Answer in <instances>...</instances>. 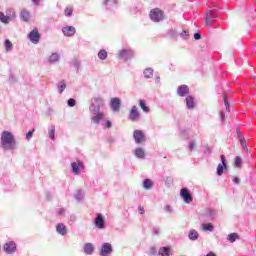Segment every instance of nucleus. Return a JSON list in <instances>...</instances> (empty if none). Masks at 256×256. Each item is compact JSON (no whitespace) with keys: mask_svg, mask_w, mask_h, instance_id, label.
Returning <instances> with one entry per match:
<instances>
[{"mask_svg":"<svg viewBox=\"0 0 256 256\" xmlns=\"http://www.w3.org/2000/svg\"><path fill=\"white\" fill-rule=\"evenodd\" d=\"M113 253V246L109 242L102 244L100 248V256H110Z\"/></svg>","mask_w":256,"mask_h":256,"instance_id":"f8f14e48","label":"nucleus"},{"mask_svg":"<svg viewBox=\"0 0 256 256\" xmlns=\"http://www.w3.org/2000/svg\"><path fill=\"white\" fill-rule=\"evenodd\" d=\"M202 229L203 231H213L215 229V226L211 222H208L202 224Z\"/></svg>","mask_w":256,"mask_h":256,"instance_id":"e433bc0d","label":"nucleus"},{"mask_svg":"<svg viewBox=\"0 0 256 256\" xmlns=\"http://www.w3.org/2000/svg\"><path fill=\"white\" fill-rule=\"evenodd\" d=\"M30 43H33V45H37L39 41H41V33H39L38 28H33L27 35Z\"/></svg>","mask_w":256,"mask_h":256,"instance_id":"423d86ee","label":"nucleus"},{"mask_svg":"<svg viewBox=\"0 0 256 256\" xmlns=\"http://www.w3.org/2000/svg\"><path fill=\"white\" fill-rule=\"evenodd\" d=\"M147 255H149V256H157V247L151 246L149 248V251H148Z\"/></svg>","mask_w":256,"mask_h":256,"instance_id":"58836bf2","label":"nucleus"},{"mask_svg":"<svg viewBox=\"0 0 256 256\" xmlns=\"http://www.w3.org/2000/svg\"><path fill=\"white\" fill-rule=\"evenodd\" d=\"M205 256H217V254H215L213 251H210Z\"/></svg>","mask_w":256,"mask_h":256,"instance_id":"774afa93","label":"nucleus"},{"mask_svg":"<svg viewBox=\"0 0 256 256\" xmlns=\"http://www.w3.org/2000/svg\"><path fill=\"white\" fill-rule=\"evenodd\" d=\"M220 160L221 163L218 164L217 168H216V175H218V177H221V175H223L224 171H227L228 169V165H227V158L225 157V155H220Z\"/></svg>","mask_w":256,"mask_h":256,"instance_id":"0eeeda50","label":"nucleus"},{"mask_svg":"<svg viewBox=\"0 0 256 256\" xmlns=\"http://www.w3.org/2000/svg\"><path fill=\"white\" fill-rule=\"evenodd\" d=\"M164 183H165L166 187H171V185H173V178L167 176L164 179Z\"/></svg>","mask_w":256,"mask_h":256,"instance_id":"79ce46f5","label":"nucleus"},{"mask_svg":"<svg viewBox=\"0 0 256 256\" xmlns=\"http://www.w3.org/2000/svg\"><path fill=\"white\" fill-rule=\"evenodd\" d=\"M205 25L206 27H213V23L219 19V13L217 12V6H214L212 9L208 10L204 14Z\"/></svg>","mask_w":256,"mask_h":256,"instance_id":"7ed1b4c3","label":"nucleus"},{"mask_svg":"<svg viewBox=\"0 0 256 256\" xmlns=\"http://www.w3.org/2000/svg\"><path fill=\"white\" fill-rule=\"evenodd\" d=\"M128 119L130 121H132L133 123L139 121V119H141V114L139 113V110L137 109V106H132L129 115H128Z\"/></svg>","mask_w":256,"mask_h":256,"instance_id":"ddd939ff","label":"nucleus"},{"mask_svg":"<svg viewBox=\"0 0 256 256\" xmlns=\"http://www.w3.org/2000/svg\"><path fill=\"white\" fill-rule=\"evenodd\" d=\"M135 57V51L131 49H121L118 52V59H122L123 61H131Z\"/></svg>","mask_w":256,"mask_h":256,"instance_id":"39448f33","label":"nucleus"},{"mask_svg":"<svg viewBox=\"0 0 256 256\" xmlns=\"http://www.w3.org/2000/svg\"><path fill=\"white\" fill-rule=\"evenodd\" d=\"M46 199L47 201H51V199H53V195L51 194V192H46Z\"/></svg>","mask_w":256,"mask_h":256,"instance_id":"e2e57ef3","label":"nucleus"},{"mask_svg":"<svg viewBox=\"0 0 256 256\" xmlns=\"http://www.w3.org/2000/svg\"><path fill=\"white\" fill-rule=\"evenodd\" d=\"M3 251L7 254V255H13V253L17 252V244L14 241H9L6 242L3 245Z\"/></svg>","mask_w":256,"mask_h":256,"instance_id":"9d476101","label":"nucleus"},{"mask_svg":"<svg viewBox=\"0 0 256 256\" xmlns=\"http://www.w3.org/2000/svg\"><path fill=\"white\" fill-rule=\"evenodd\" d=\"M48 135L51 141H55V125L50 126L48 130Z\"/></svg>","mask_w":256,"mask_h":256,"instance_id":"4c0bfd02","label":"nucleus"},{"mask_svg":"<svg viewBox=\"0 0 256 256\" xmlns=\"http://www.w3.org/2000/svg\"><path fill=\"white\" fill-rule=\"evenodd\" d=\"M107 57H109V53L107 52V50L101 49L98 52V59H101V61H105V59H107Z\"/></svg>","mask_w":256,"mask_h":256,"instance_id":"72a5a7b5","label":"nucleus"},{"mask_svg":"<svg viewBox=\"0 0 256 256\" xmlns=\"http://www.w3.org/2000/svg\"><path fill=\"white\" fill-rule=\"evenodd\" d=\"M179 36V33L177 32V30L170 28L166 31V37H169V39H174L175 41H177V37Z\"/></svg>","mask_w":256,"mask_h":256,"instance_id":"a878e982","label":"nucleus"},{"mask_svg":"<svg viewBox=\"0 0 256 256\" xmlns=\"http://www.w3.org/2000/svg\"><path fill=\"white\" fill-rule=\"evenodd\" d=\"M138 211L140 215H145V208H143L142 206H138Z\"/></svg>","mask_w":256,"mask_h":256,"instance_id":"680f3d73","label":"nucleus"},{"mask_svg":"<svg viewBox=\"0 0 256 256\" xmlns=\"http://www.w3.org/2000/svg\"><path fill=\"white\" fill-rule=\"evenodd\" d=\"M103 127H105L106 129H111V127H113V123L111 122V120H106L103 124Z\"/></svg>","mask_w":256,"mask_h":256,"instance_id":"09e8293b","label":"nucleus"},{"mask_svg":"<svg viewBox=\"0 0 256 256\" xmlns=\"http://www.w3.org/2000/svg\"><path fill=\"white\" fill-rule=\"evenodd\" d=\"M94 225L97 229H105V217L101 213H97L94 218Z\"/></svg>","mask_w":256,"mask_h":256,"instance_id":"4468645a","label":"nucleus"},{"mask_svg":"<svg viewBox=\"0 0 256 256\" xmlns=\"http://www.w3.org/2000/svg\"><path fill=\"white\" fill-rule=\"evenodd\" d=\"M101 107H103V98L95 97L91 100L89 111L92 115L91 121L95 125H99L103 121V117H105V114L101 112Z\"/></svg>","mask_w":256,"mask_h":256,"instance_id":"f257e3e1","label":"nucleus"},{"mask_svg":"<svg viewBox=\"0 0 256 256\" xmlns=\"http://www.w3.org/2000/svg\"><path fill=\"white\" fill-rule=\"evenodd\" d=\"M83 191L82 190H78L77 193L75 194V200L76 201H83Z\"/></svg>","mask_w":256,"mask_h":256,"instance_id":"ea45409f","label":"nucleus"},{"mask_svg":"<svg viewBox=\"0 0 256 256\" xmlns=\"http://www.w3.org/2000/svg\"><path fill=\"white\" fill-rule=\"evenodd\" d=\"M233 183H235V185H239L241 183V179H239V177H234L233 178Z\"/></svg>","mask_w":256,"mask_h":256,"instance_id":"bf43d9fd","label":"nucleus"},{"mask_svg":"<svg viewBox=\"0 0 256 256\" xmlns=\"http://www.w3.org/2000/svg\"><path fill=\"white\" fill-rule=\"evenodd\" d=\"M220 120L225 121V112L224 111L220 112Z\"/></svg>","mask_w":256,"mask_h":256,"instance_id":"69168bd1","label":"nucleus"},{"mask_svg":"<svg viewBox=\"0 0 256 256\" xmlns=\"http://www.w3.org/2000/svg\"><path fill=\"white\" fill-rule=\"evenodd\" d=\"M4 47L7 53H11V51H13V43L11 42V40H4Z\"/></svg>","mask_w":256,"mask_h":256,"instance_id":"2f4dec72","label":"nucleus"},{"mask_svg":"<svg viewBox=\"0 0 256 256\" xmlns=\"http://www.w3.org/2000/svg\"><path fill=\"white\" fill-rule=\"evenodd\" d=\"M180 197H182L184 203H192L193 202V194L187 187H183L180 190Z\"/></svg>","mask_w":256,"mask_h":256,"instance_id":"1a4fd4ad","label":"nucleus"},{"mask_svg":"<svg viewBox=\"0 0 256 256\" xmlns=\"http://www.w3.org/2000/svg\"><path fill=\"white\" fill-rule=\"evenodd\" d=\"M194 39L195 41H199L201 39V33L199 32L194 33Z\"/></svg>","mask_w":256,"mask_h":256,"instance_id":"13d9d810","label":"nucleus"},{"mask_svg":"<svg viewBox=\"0 0 256 256\" xmlns=\"http://www.w3.org/2000/svg\"><path fill=\"white\" fill-rule=\"evenodd\" d=\"M60 60L61 55H59L57 52L52 53L47 59L49 65H55V63H59Z\"/></svg>","mask_w":256,"mask_h":256,"instance_id":"6ab92c4d","label":"nucleus"},{"mask_svg":"<svg viewBox=\"0 0 256 256\" xmlns=\"http://www.w3.org/2000/svg\"><path fill=\"white\" fill-rule=\"evenodd\" d=\"M134 155L137 159H145V150L141 147H138L134 150Z\"/></svg>","mask_w":256,"mask_h":256,"instance_id":"cd10ccee","label":"nucleus"},{"mask_svg":"<svg viewBox=\"0 0 256 256\" xmlns=\"http://www.w3.org/2000/svg\"><path fill=\"white\" fill-rule=\"evenodd\" d=\"M237 239H239V234L237 233H230L227 236V241L230 243H235Z\"/></svg>","mask_w":256,"mask_h":256,"instance_id":"f704fd0d","label":"nucleus"},{"mask_svg":"<svg viewBox=\"0 0 256 256\" xmlns=\"http://www.w3.org/2000/svg\"><path fill=\"white\" fill-rule=\"evenodd\" d=\"M188 238L190 241H197V239H199V232L195 229H191L188 233Z\"/></svg>","mask_w":256,"mask_h":256,"instance_id":"7c9ffc66","label":"nucleus"},{"mask_svg":"<svg viewBox=\"0 0 256 256\" xmlns=\"http://www.w3.org/2000/svg\"><path fill=\"white\" fill-rule=\"evenodd\" d=\"M224 105L226 107V111H228V113L231 111V107L229 106V100H227V96L224 95Z\"/></svg>","mask_w":256,"mask_h":256,"instance_id":"3c124183","label":"nucleus"},{"mask_svg":"<svg viewBox=\"0 0 256 256\" xmlns=\"http://www.w3.org/2000/svg\"><path fill=\"white\" fill-rule=\"evenodd\" d=\"M71 170L74 175H81V171L85 170V164L83 161L77 159L76 162L71 163Z\"/></svg>","mask_w":256,"mask_h":256,"instance_id":"6e6552de","label":"nucleus"},{"mask_svg":"<svg viewBox=\"0 0 256 256\" xmlns=\"http://www.w3.org/2000/svg\"><path fill=\"white\" fill-rule=\"evenodd\" d=\"M237 137H238V140L245 138V136H243V133H241V130H239V129H237Z\"/></svg>","mask_w":256,"mask_h":256,"instance_id":"4d7b16f0","label":"nucleus"},{"mask_svg":"<svg viewBox=\"0 0 256 256\" xmlns=\"http://www.w3.org/2000/svg\"><path fill=\"white\" fill-rule=\"evenodd\" d=\"M187 109H195V98L191 95L185 98Z\"/></svg>","mask_w":256,"mask_h":256,"instance_id":"393cba45","label":"nucleus"},{"mask_svg":"<svg viewBox=\"0 0 256 256\" xmlns=\"http://www.w3.org/2000/svg\"><path fill=\"white\" fill-rule=\"evenodd\" d=\"M211 148L207 147L204 149V155H211Z\"/></svg>","mask_w":256,"mask_h":256,"instance_id":"0e129e2a","label":"nucleus"},{"mask_svg":"<svg viewBox=\"0 0 256 256\" xmlns=\"http://www.w3.org/2000/svg\"><path fill=\"white\" fill-rule=\"evenodd\" d=\"M139 107L144 111V113H149L150 111L149 106H147V102L143 99L139 100Z\"/></svg>","mask_w":256,"mask_h":256,"instance_id":"473e14b6","label":"nucleus"},{"mask_svg":"<svg viewBox=\"0 0 256 256\" xmlns=\"http://www.w3.org/2000/svg\"><path fill=\"white\" fill-rule=\"evenodd\" d=\"M103 7L109 11H113L117 7V0H104Z\"/></svg>","mask_w":256,"mask_h":256,"instance_id":"aec40b11","label":"nucleus"},{"mask_svg":"<svg viewBox=\"0 0 256 256\" xmlns=\"http://www.w3.org/2000/svg\"><path fill=\"white\" fill-rule=\"evenodd\" d=\"M153 73H155V70H153V68L151 67L144 69L143 71L144 79H153Z\"/></svg>","mask_w":256,"mask_h":256,"instance_id":"c85d7f7f","label":"nucleus"},{"mask_svg":"<svg viewBox=\"0 0 256 256\" xmlns=\"http://www.w3.org/2000/svg\"><path fill=\"white\" fill-rule=\"evenodd\" d=\"M142 187L146 189V191H149V189H153V181L149 178H146L142 182Z\"/></svg>","mask_w":256,"mask_h":256,"instance_id":"c756f323","label":"nucleus"},{"mask_svg":"<svg viewBox=\"0 0 256 256\" xmlns=\"http://www.w3.org/2000/svg\"><path fill=\"white\" fill-rule=\"evenodd\" d=\"M57 87H58V91H59V93L61 95L63 93V91H65V89H67V84L65 83V80L60 81L57 84Z\"/></svg>","mask_w":256,"mask_h":256,"instance_id":"c9c22d12","label":"nucleus"},{"mask_svg":"<svg viewBox=\"0 0 256 256\" xmlns=\"http://www.w3.org/2000/svg\"><path fill=\"white\" fill-rule=\"evenodd\" d=\"M17 17L15 10H12L10 15H5L3 12H0V22L4 25H9L13 19Z\"/></svg>","mask_w":256,"mask_h":256,"instance_id":"9b49d317","label":"nucleus"},{"mask_svg":"<svg viewBox=\"0 0 256 256\" xmlns=\"http://www.w3.org/2000/svg\"><path fill=\"white\" fill-rule=\"evenodd\" d=\"M62 33L64 37H73L77 33V29L74 26H64L62 28Z\"/></svg>","mask_w":256,"mask_h":256,"instance_id":"a211bd4d","label":"nucleus"},{"mask_svg":"<svg viewBox=\"0 0 256 256\" xmlns=\"http://www.w3.org/2000/svg\"><path fill=\"white\" fill-rule=\"evenodd\" d=\"M71 65H72V67H75V69L77 71H79V69L81 67V63H79V60H77V59L72 60Z\"/></svg>","mask_w":256,"mask_h":256,"instance_id":"a19ab883","label":"nucleus"},{"mask_svg":"<svg viewBox=\"0 0 256 256\" xmlns=\"http://www.w3.org/2000/svg\"><path fill=\"white\" fill-rule=\"evenodd\" d=\"M20 19L24 23H29V19H31V13L27 9H22L20 12Z\"/></svg>","mask_w":256,"mask_h":256,"instance_id":"5701e85b","label":"nucleus"},{"mask_svg":"<svg viewBox=\"0 0 256 256\" xmlns=\"http://www.w3.org/2000/svg\"><path fill=\"white\" fill-rule=\"evenodd\" d=\"M159 256H171V247L169 246H162L158 250Z\"/></svg>","mask_w":256,"mask_h":256,"instance_id":"b1692460","label":"nucleus"},{"mask_svg":"<svg viewBox=\"0 0 256 256\" xmlns=\"http://www.w3.org/2000/svg\"><path fill=\"white\" fill-rule=\"evenodd\" d=\"M180 37H181V39H184V41H187V39H189V31L183 30L180 33Z\"/></svg>","mask_w":256,"mask_h":256,"instance_id":"37998d69","label":"nucleus"},{"mask_svg":"<svg viewBox=\"0 0 256 256\" xmlns=\"http://www.w3.org/2000/svg\"><path fill=\"white\" fill-rule=\"evenodd\" d=\"M64 14L66 17H71V15H73V9L71 8H66L64 11Z\"/></svg>","mask_w":256,"mask_h":256,"instance_id":"603ef678","label":"nucleus"},{"mask_svg":"<svg viewBox=\"0 0 256 256\" xmlns=\"http://www.w3.org/2000/svg\"><path fill=\"white\" fill-rule=\"evenodd\" d=\"M202 217H205L206 219H215L217 217V210L215 208H207L203 213Z\"/></svg>","mask_w":256,"mask_h":256,"instance_id":"2eb2a0df","label":"nucleus"},{"mask_svg":"<svg viewBox=\"0 0 256 256\" xmlns=\"http://www.w3.org/2000/svg\"><path fill=\"white\" fill-rule=\"evenodd\" d=\"M56 232L58 233V235L65 237V235H67V226H65V224L63 223H58L56 225Z\"/></svg>","mask_w":256,"mask_h":256,"instance_id":"4be33fe9","label":"nucleus"},{"mask_svg":"<svg viewBox=\"0 0 256 256\" xmlns=\"http://www.w3.org/2000/svg\"><path fill=\"white\" fill-rule=\"evenodd\" d=\"M133 139L137 145H140V143H143L145 140V134H143V131L141 130H134Z\"/></svg>","mask_w":256,"mask_h":256,"instance_id":"f3484780","label":"nucleus"},{"mask_svg":"<svg viewBox=\"0 0 256 256\" xmlns=\"http://www.w3.org/2000/svg\"><path fill=\"white\" fill-rule=\"evenodd\" d=\"M58 215H65V208H60L58 210Z\"/></svg>","mask_w":256,"mask_h":256,"instance_id":"338daca9","label":"nucleus"},{"mask_svg":"<svg viewBox=\"0 0 256 256\" xmlns=\"http://www.w3.org/2000/svg\"><path fill=\"white\" fill-rule=\"evenodd\" d=\"M243 162V159H241V157L240 156H236L235 157V161H234V165H235V167H241V163Z\"/></svg>","mask_w":256,"mask_h":256,"instance_id":"49530a36","label":"nucleus"},{"mask_svg":"<svg viewBox=\"0 0 256 256\" xmlns=\"http://www.w3.org/2000/svg\"><path fill=\"white\" fill-rule=\"evenodd\" d=\"M149 17L153 23H161L165 19V12L159 8L150 10Z\"/></svg>","mask_w":256,"mask_h":256,"instance_id":"20e7f679","label":"nucleus"},{"mask_svg":"<svg viewBox=\"0 0 256 256\" xmlns=\"http://www.w3.org/2000/svg\"><path fill=\"white\" fill-rule=\"evenodd\" d=\"M152 233H153V235H159V233H160L159 228L153 227Z\"/></svg>","mask_w":256,"mask_h":256,"instance_id":"052dcab7","label":"nucleus"},{"mask_svg":"<svg viewBox=\"0 0 256 256\" xmlns=\"http://www.w3.org/2000/svg\"><path fill=\"white\" fill-rule=\"evenodd\" d=\"M164 211H166V213H173V208L171 207V205H166L164 207Z\"/></svg>","mask_w":256,"mask_h":256,"instance_id":"864d4df0","label":"nucleus"},{"mask_svg":"<svg viewBox=\"0 0 256 256\" xmlns=\"http://www.w3.org/2000/svg\"><path fill=\"white\" fill-rule=\"evenodd\" d=\"M193 149H195V140L189 142V150L193 151Z\"/></svg>","mask_w":256,"mask_h":256,"instance_id":"6e6d98bb","label":"nucleus"},{"mask_svg":"<svg viewBox=\"0 0 256 256\" xmlns=\"http://www.w3.org/2000/svg\"><path fill=\"white\" fill-rule=\"evenodd\" d=\"M95 252V247L93 246V244L91 243H86L84 245V253L86 255H93V253Z\"/></svg>","mask_w":256,"mask_h":256,"instance_id":"bb28decb","label":"nucleus"},{"mask_svg":"<svg viewBox=\"0 0 256 256\" xmlns=\"http://www.w3.org/2000/svg\"><path fill=\"white\" fill-rule=\"evenodd\" d=\"M155 83L157 85H159V83H161V76L159 75V73L155 74Z\"/></svg>","mask_w":256,"mask_h":256,"instance_id":"5fc2aeb1","label":"nucleus"},{"mask_svg":"<svg viewBox=\"0 0 256 256\" xmlns=\"http://www.w3.org/2000/svg\"><path fill=\"white\" fill-rule=\"evenodd\" d=\"M67 105L68 107H75L77 105V100H75L74 98H69L67 101Z\"/></svg>","mask_w":256,"mask_h":256,"instance_id":"a18cd8bd","label":"nucleus"},{"mask_svg":"<svg viewBox=\"0 0 256 256\" xmlns=\"http://www.w3.org/2000/svg\"><path fill=\"white\" fill-rule=\"evenodd\" d=\"M33 133H35V130H29V131L26 133V140H27V141H31V139H33Z\"/></svg>","mask_w":256,"mask_h":256,"instance_id":"de8ad7c7","label":"nucleus"},{"mask_svg":"<svg viewBox=\"0 0 256 256\" xmlns=\"http://www.w3.org/2000/svg\"><path fill=\"white\" fill-rule=\"evenodd\" d=\"M110 107H112V111L114 113H118L121 109V99L120 98H112L110 101Z\"/></svg>","mask_w":256,"mask_h":256,"instance_id":"dca6fc26","label":"nucleus"},{"mask_svg":"<svg viewBox=\"0 0 256 256\" xmlns=\"http://www.w3.org/2000/svg\"><path fill=\"white\" fill-rule=\"evenodd\" d=\"M130 13H132V15H137V13H139V7L137 5H134L130 8Z\"/></svg>","mask_w":256,"mask_h":256,"instance_id":"8fccbe9b","label":"nucleus"},{"mask_svg":"<svg viewBox=\"0 0 256 256\" xmlns=\"http://www.w3.org/2000/svg\"><path fill=\"white\" fill-rule=\"evenodd\" d=\"M0 145L4 151H13L17 145V140H15V135L10 131H3L1 133Z\"/></svg>","mask_w":256,"mask_h":256,"instance_id":"f03ea898","label":"nucleus"},{"mask_svg":"<svg viewBox=\"0 0 256 256\" xmlns=\"http://www.w3.org/2000/svg\"><path fill=\"white\" fill-rule=\"evenodd\" d=\"M239 142H240V145H241L242 149H243L244 151H248V148H247V141L245 140V138H241V139L239 140Z\"/></svg>","mask_w":256,"mask_h":256,"instance_id":"c03bdc74","label":"nucleus"},{"mask_svg":"<svg viewBox=\"0 0 256 256\" xmlns=\"http://www.w3.org/2000/svg\"><path fill=\"white\" fill-rule=\"evenodd\" d=\"M189 93V86L187 85H180L177 89V94L179 97H187V94Z\"/></svg>","mask_w":256,"mask_h":256,"instance_id":"412c9836","label":"nucleus"}]
</instances>
